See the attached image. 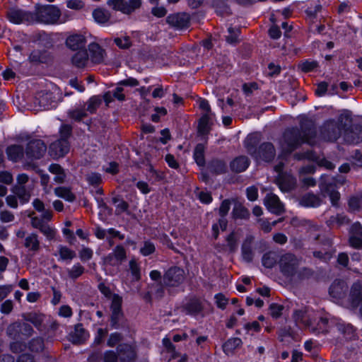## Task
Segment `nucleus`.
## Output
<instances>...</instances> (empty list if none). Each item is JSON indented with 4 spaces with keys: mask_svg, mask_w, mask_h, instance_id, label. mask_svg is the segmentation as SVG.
<instances>
[{
    "mask_svg": "<svg viewBox=\"0 0 362 362\" xmlns=\"http://www.w3.org/2000/svg\"><path fill=\"white\" fill-rule=\"evenodd\" d=\"M315 136L316 130L312 124H301L300 129L292 127L285 130L283 135V145H285L287 151L291 153L302 144L307 143L313 145V139Z\"/></svg>",
    "mask_w": 362,
    "mask_h": 362,
    "instance_id": "nucleus-1",
    "label": "nucleus"
},
{
    "mask_svg": "<svg viewBox=\"0 0 362 362\" xmlns=\"http://www.w3.org/2000/svg\"><path fill=\"white\" fill-rule=\"evenodd\" d=\"M281 274L291 282H298L309 279L313 275L311 269L299 267V261L294 255H283L279 261Z\"/></svg>",
    "mask_w": 362,
    "mask_h": 362,
    "instance_id": "nucleus-2",
    "label": "nucleus"
},
{
    "mask_svg": "<svg viewBox=\"0 0 362 362\" xmlns=\"http://www.w3.org/2000/svg\"><path fill=\"white\" fill-rule=\"evenodd\" d=\"M258 142L259 139L256 134L248 135L245 140V147L247 151L257 161L269 162L272 160L276 153L273 144L269 142L263 143L257 150Z\"/></svg>",
    "mask_w": 362,
    "mask_h": 362,
    "instance_id": "nucleus-3",
    "label": "nucleus"
},
{
    "mask_svg": "<svg viewBox=\"0 0 362 362\" xmlns=\"http://www.w3.org/2000/svg\"><path fill=\"white\" fill-rule=\"evenodd\" d=\"M314 311L308 307H302L293 312V318L296 325L309 328L314 334H317L320 332H327L328 320L326 317H322L320 318L317 327L313 326L312 318L314 316Z\"/></svg>",
    "mask_w": 362,
    "mask_h": 362,
    "instance_id": "nucleus-4",
    "label": "nucleus"
},
{
    "mask_svg": "<svg viewBox=\"0 0 362 362\" xmlns=\"http://www.w3.org/2000/svg\"><path fill=\"white\" fill-rule=\"evenodd\" d=\"M61 12L54 5L35 6L33 11V23L56 24L59 22Z\"/></svg>",
    "mask_w": 362,
    "mask_h": 362,
    "instance_id": "nucleus-5",
    "label": "nucleus"
},
{
    "mask_svg": "<svg viewBox=\"0 0 362 362\" xmlns=\"http://www.w3.org/2000/svg\"><path fill=\"white\" fill-rule=\"evenodd\" d=\"M344 177L340 176L337 179L332 181H326L320 184V189L325 195H327L333 206H338V202L340 199V194L337 191V184L343 185L344 183Z\"/></svg>",
    "mask_w": 362,
    "mask_h": 362,
    "instance_id": "nucleus-6",
    "label": "nucleus"
},
{
    "mask_svg": "<svg viewBox=\"0 0 362 362\" xmlns=\"http://www.w3.org/2000/svg\"><path fill=\"white\" fill-rule=\"evenodd\" d=\"M185 279V272L178 267L169 268L163 277V284L168 287H176L180 286Z\"/></svg>",
    "mask_w": 362,
    "mask_h": 362,
    "instance_id": "nucleus-7",
    "label": "nucleus"
},
{
    "mask_svg": "<svg viewBox=\"0 0 362 362\" xmlns=\"http://www.w3.org/2000/svg\"><path fill=\"white\" fill-rule=\"evenodd\" d=\"M107 4L114 10L124 14H130L141 5V0H109Z\"/></svg>",
    "mask_w": 362,
    "mask_h": 362,
    "instance_id": "nucleus-8",
    "label": "nucleus"
},
{
    "mask_svg": "<svg viewBox=\"0 0 362 362\" xmlns=\"http://www.w3.org/2000/svg\"><path fill=\"white\" fill-rule=\"evenodd\" d=\"M348 303L353 308L359 307V313L362 317V284L356 281L350 288Z\"/></svg>",
    "mask_w": 362,
    "mask_h": 362,
    "instance_id": "nucleus-9",
    "label": "nucleus"
},
{
    "mask_svg": "<svg viewBox=\"0 0 362 362\" xmlns=\"http://www.w3.org/2000/svg\"><path fill=\"white\" fill-rule=\"evenodd\" d=\"M320 132L322 138L329 141H336L341 135L340 128L334 120L325 122Z\"/></svg>",
    "mask_w": 362,
    "mask_h": 362,
    "instance_id": "nucleus-10",
    "label": "nucleus"
},
{
    "mask_svg": "<svg viewBox=\"0 0 362 362\" xmlns=\"http://www.w3.org/2000/svg\"><path fill=\"white\" fill-rule=\"evenodd\" d=\"M47 151V146L41 139L30 141L27 146L25 154L30 159H38L43 156Z\"/></svg>",
    "mask_w": 362,
    "mask_h": 362,
    "instance_id": "nucleus-11",
    "label": "nucleus"
},
{
    "mask_svg": "<svg viewBox=\"0 0 362 362\" xmlns=\"http://www.w3.org/2000/svg\"><path fill=\"white\" fill-rule=\"evenodd\" d=\"M7 17L13 23H33V12L18 8H11L7 13Z\"/></svg>",
    "mask_w": 362,
    "mask_h": 362,
    "instance_id": "nucleus-12",
    "label": "nucleus"
},
{
    "mask_svg": "<svg viewBox=\"0 0 362 362\" xmlns=\"http://www.w3.org/2000/svg\"><path fill=\"white\" fill-rule=\"evenodd\" d=\"M347 291L348 286L344 281L336 280L332 284L329 292L333 298L348 303L349 295H346Z\"/></svg>",
    "mask_w": 362,
    "mask_h": 362,
    "instance_id": "nucleus-13",
    "label": "nucleus"
},
{
    "mask_svg": "<svg viewBox=\"0 0 362 362\" xmlns=\"http://www.w3.org/2000/svg\"><path fill=\"white\" fill-rule=\"evenodd\" d=\"M266 208L272 214L280 215L284 212V205L279 197L273 193L267 194L264 199Z\"/></svg>",
    "mask_w": 362,
    "mask_h": 362,
    "instance_id": "nucleus-14",
    "label": "nucleus"
},
{
    "mask_svg": "<svg viewBox=\"0 0 362 362\" xmlns=\"http://www.w3.org/2000/svg\"><path fill=\"white\" fill-rule=\"evenodd\" d=\"M349 243L355 249L362 248V226L358 221L354 223L349 228Z\"/></svg>",
    "mask_w": 362,
    "mask_h": 362,
    "instance_id": "nucleus-15",
    "label": "nucleus"
},
{
    "mask_svg": "<svg viewBox=\"0 0 362 362\" xmlns=\"http://www.w3.org/2000/svg\"><path fill=\"white\" fill-rule=\"evenodd\" d=\"M69 151L68 140L59 139L52 142L49 146V154L54 158H59L64 156Z\"/></svg>",
    "mask_w": 362,
    "mask_h": 362,
    "instance_id": "nucleus-16",
    "label": "nucleus"
},
{
    "mask_svg": "<svg viewBox=\"0 0 362 362\" xmlns=\"http://www.w3.org/2000/svg\"><path fill=\"white\" fill-rule=\"evenodd\" d=\"M65 44L69 49L78 51L85 49L86 38L83 34L73 33L66 37Z\"/></svg>",
    "mask_w": 362,
    "mask_h": 362,
    "instance_id": "nucleus-17",
    "label": "nucleus"
},
{
    "mask_svg": "<svg viewBox=\"0 0 362 362\" xmlns=\"http://www.w3.org/2000/svg\"><path fill=\"white\" fill-rule=\"evenodd\" d=\"M122 298L119 295L114 294L112 297L110 309L112 311L111 324L115 328L117 327L118 320L122 316Z\"/></svg>",
    "mask_w": 362,
    "mask_h": 362,
    "instance_id": "nucleus-18",
    "label": "nucleus"
},
{
    "mask_svg": "<svg viewBox=\"0 0 362 362\" xmlns=\"http://www.w3.org/2000/svg\"><path fill=\"white\" fill-rule=\"evenodd\" d=\"M167 22L177 29H183L189 25V16L185 13L171 14L167 17Z\"/></svg>",
    "mask_w": 362,
    "mask_h": 362,
    "instance_id": "nucleus-19",
    "label": "nucleus"
},
{
    "mask_svg": "<svg viewBox=\"0 0 362 362\" xmlns=\"http://www.w3.org/2000/svg\"><path fill=\"white\" fill-rule=\"evenodd\" d=\"M204 305L200 299L193 298L189 300L184 305L183 309L187 315L197 316L202 312Z\"/></svg>",
    "mask_w": 362,
    "mask_h": 362,
    "instance_id": "nucleus-20",
    "label": "nucleus"
},
{
    "mask_svg": "<svg viewBox=\"0 0 362 362\" xmlns=\"http://www.w3.org/2000/svg\"><path fill=\"white\" fill-rule=\"evenodd\" d=\"M344 140L349 144H358L362 141V127L359 125L352 126L346 130Z\"/></svg>",
    "mask_w": 362,
    "mask_h": 362,
    "instance_id": "nucleus-21",
    "label": "nucleus"
},
{
    "mask_svg": "<svg viewBox=\"0 0 362 362\" xmlns=\"http://www.w3.org/2000/svg\"><path fill=\"white\" fill-rule=\"evenodd\" d=\"M88 59L93 63L100 64L104 61L105 50L97 43H90L88 45Z\"/></svg>",
    "mask_w": 362,
    "mask_h": 362,
    "instance_id": "nucleus-22",
    "label": "nucleus"
},
{
    "mask_svg": "<svg viewBox=\"0 0 362 362\" xmlns=\"http://www.w3.org/2000/svg\"><path fill=\"white\" fill-rule=\"evenodd\" d=\"M29 60L33 64H45L48 63L52 59L50 53L44 49H34L29 55Z\"/></svg>",
    "mask_w": 362,
    "mask_h": 362,
    "instance_id": "nucleus-23",
    "label": "nucleus"
},
{
    "mask_svg": "<svg viewBox=\"0 0 362 362\" xmlns=\"http://www.w3.org/2000/svg\"><path fill=\"white\" fill-rule=\"evenodd\" d=\"M118 356L123 362H129L134 359L136 352L132 345L127 344H119L117 347Z\"/></svg>",
    "mask_w": 362,
    "mask_h": 362,
    "instance_id": "nucleus-24",
    "label": "nucleus"
},
{
    "mask_svg": "<svg viewBox=\"0 0 362 362\" xmlns=\"http://www.w3.org/2000/svg\"><path fill=\"white\" fill-rule=\"evenodd\" d=\"M299 204L304 207L316 208L321 205L322 199L316 194L307 193L301 197Z\"/></svg>",
    "mask_w": 362,
    "mask_h": 362,
    "instance_id": "nucleus-25",
    "label": "nucleus"
},
{
    "mask_svg": "<svg viewBox=\"0 0 362 362\" xmlns=\"http://www.w3.org/2000/svg\"><path fill=\"white\" fill-rule=\"evenodd\" d=\"M250 165V160L247 157L240 156L235 158L230 162V166L231 170L236 173L245 171Z\"/></svg>",
    "mask_w": 362,
    "mask_h": 362,
    "instance_id": "nucleus-26",
    "label": "nucleus"
},
{
    "mask_svg": "<svg viewBox=\"0 0 362 362\" xmlns=\"http://www.w3.org/2000/svg\"><path fill=\"white\" fill-rule=\"evenodd\" d=\"M350 223V219L344 214H337L331 216L326 221L327 225L329 227H341L347 225Z\"/></svg>",
    "mask_w": 362,
    "mask_h": 362,
    "instance_id": "nucleus-27",
    "label": "nucleus"
},
{
    "mask_svg": "<svg viewBox=\"0 0 362 362\" xmlns=\"http://www.w3.org/2000/svg\"><path fill=\"white\" fill-rule=\"evenodd\" d=\"M6 152L8 158L14 162L21 160L24 156L23 148L20 145H11L8 146Z\"/></svg>",
    "mask_w": 362,
    "mask_h": 362,
    "instance_id": "nucleus-28",
    "label": "nucleus"
},
{
    "mask_svg": "<svg viewBox=\"0 0 362 362\" xmlns=\"http://www.w3.org/2000/svg\"><path fill=\"white\" fill-rule=\"evenodd\" d=\"M214 118V115L202 114L198 126L199 133L205 135L210 131V127Z\"/></svg>",
    "mask_w": 362,
    "mask_h": 362,
    "instance_id": "nucleus-29",
    "label": "nucleus"
},
{
    "mask_svg": "<svg viewBox=\"0 0 362 362\" xmlns=\"http://www.w3.org/2000/svg\"><path fill=\"white\" fill-rule=\"evenodd\" d=\"M88 53L86 49L78 50L71 58L73 65L78 68L84 67L88 62Z\"/></svg>",
    "mask_w": 362,
    "mask_h": 362,
    "instance_id": "nucleus-30",
    "label": "nucleus"
},
{
    "mask_svg": "<svg viewBox=\"0 0 362 362\" xmlns=\"http://www.w3.org/2000/svg\"><path fill=\"white\" fill-rule=\"evenodd\" d=\"M278 185L281 191L288 192L296 186V180L291 175L282 176L277 179Z\"/></svg>",
    "mask_w": 362,
    "mask_h": 362,
    "instance_id": "nucleus-31",
    "label": "nucleus"
},
{
    "mask_svg": "<svg viewBox=\"0 0 362 362\" xmlns=\"http://www.w3.org/2000/svg\"><path fill=\"white\" fill-rule=\"evenodd\" d=\"M252 242V238L251 236L247 237L242 245V257L247 262H252L253 259Z\"/></svg>",
    "mask_w": 362,
    "mask_h": 362,
    "instance_id": "nucleus-32",
    "label": "nucleus"
},
{
    "mask_svg": "<svg viewBox=\"0 0 362 362\" xmlns=\"http://www.w3.org/2000/svg\"><path fill=\"white\" fill-rule=\"evenodd\" d=\"M12 192L17 198L19 199L21 204H26L29 202L30 198V194L28 190L26 189L25 186L14 185L12 189Z\"/></svg>",
    "mask_w": 362,
    "mask_h": 362,
    "instance_id": "nucleus-33",
    "label": "nucleus"
},
{
    "mask_svg": "<svg viewBox=\"0 0 362 362\" xmlns=\"http://www.w3.org/2000/svg\"><path fill=\"white\" fill-rule=\"evenodd\" d=\"M88 337V334L83 327L82 325H76L74 331L71 334V341L74 344H80L83 341Z\"/></svg>",
    "mask_w": 362,
    "mask_h": 362,
    "instance_id": "nucleus-34",
    "label": "nucleus"
},
{
    "mask_svg": "<svg viewBox=\"0 0 362 362\" xmlns=\"http://www.w3.org/2000/svg\"><path fill=\"white\" fill-rule=\"evenodd\" d=\"M24 246L30 251L37 252L40 249V241L35 233L28 235L25 238Z\"/></svg>",
    "mask_w": 362,
    "mask_h": 362,
    "instance_id": "nucleus-35",
    "label": "nucleus"
},
{
    "mask_svg": "<svg viewBox=\"0 0 362 362\" xmlns=\"http://www.w3.org/2000/svg\"><path fill=\"white\" fill-rule=\"evenodd\" d=\"M93 17L98 23L104 24L110 20V14L105 9L96 8L93 12Z\"/></svg>",
    "mask_w": 362,
    "mask_h": 362,
    "instance_id": "nucleus-36",
    "label": "nucleus"
},
{
    "mask_svg": "<svg viewBox=\"0 0 362 362\" xmlns=\"http://www.w3.org/2000/svg\"><path fill=\"white\" fill-rule=\"evenodd\" d=\"M129 270L131 273L132 280L137 281L141 279V267L136 259L132 258L129 262Z\"/></svg>",
    "mask_w": 362,
    "mask_h": 362,
    "instance_id": "nucleus-37",
    "label": "nucleus"
},
{
    "mask_svg": "<svg viewBox=\"0 0 362 362\" xmlns=\"http://www.w3.org/2000/svg\"><path fill=\"white\" fill-rule=\"evenodd\" d=\"M242 344V341L240 338L229 339L223 346L224 352L228 355L233 352V351Z\"/></svg>",
    "mask_w": 362,
    "mask_h": 362,
    "instance_id": "nucleus-38",
    "label": "nucleus"
},
{
    "mask_svg": "<svg viewBox=\"0 0 362 362\" xmlns=\"http://www.w3.org/2000/svg\"><path fill=\"white\" fill-rule=\"evenodd\" d=\"M55 194L68 202H73L75 199L74 194L71 192L70 189L64 187H59L54 189Z\"/></svg>",
    "mask_w": 362,
    "mask_h": 362,
    "instance_id": "nucleus-39",
    "label": "nucleus"
},
{
    "mask_svg": "<svg viewBox=\"0 0 362 362\" xmlns=\"http://www.w3.org/2000/svg\"><path fill=\"white\" fill-rule=\"evenodd\" d=\"M322 8V5L319 2H315L313 4H310V5L305 10V13L311 21H313L318 17V13L321 11Z\"/></svg>",
    "mask_w": 362,
    "mask_h": 362,
    "instance_id": "nucleus-40",
    "label": "nucleus"
},
{
    "mask_svg": "<svg viewBox=\"0 0 362 362\" xmlns=\"http://www.w3.org/2000/svg\"><path fill=\"white\" fill-rule=\"evenodd\" d=\"M204 150V146L202 144H199L196 146L194 151V158L196 163L201 166L204 165L205 163Z\"/></svg>",
    "mask_w": 362,
    "mask_h": 362,
    "instance_id": "nucleus-41",
    "label": "nucleus"
},
{
    "mask_svg": "<svg viewBox=\"0 0 362 362\" xmlns=\"http://www.w3.org/2000/svg\"><path fill=\"white\" fill-rule=\"evenodd\" d=\"M20 322H14L11 324L6 329L7 334L13 339H18L21 338V332L20 329Z\"/></svg>",
    "mask_w": 362,
    "mask_h": 362,
    "instance_id": "nucleus-42",
    "label": "nucleus"
},
{
    "mask_svg": "<svg viewBox=\"0 0 362 362\" xmlns=\"http://www.w3.org/2000/svg\"><path fill=\"white\" fill-rule=\"evenodd\" d=\"M58 252L62 260H69L73 259L76 253L74 250L69 249V247L63 245H59L58 247Z\"/></svg>",
    "mask_w": 362,
    "mask_h": 362,
    "instance_id": "nucleus-43",
    "label": "nucleus"
},
{
    "mask_svg": "<svg viewBox=\"0 0 362 362\" xmlns=\"http://www.w3.org/2000/svg\"><path fill=\"white\" fill-rule=\"evenodd\" d=\"M249 211L240 204H236L233 209V216L235 218H247Z\"/></svg>",
    "mask_w": 362,
    "mask_h": 362,
    "instance_id": "nucleus-44",
    "label": "nucleus"
},
{
    "mask_svg": "<svg viewBox=\"0 0 362 362\" xmlns=\"http://www.w3.org/2000/svg\"><path fill=\"white\" fill-rule=\"evenodd\" d=\"M26 321L31 322L37 329H42L44 316L36 313L30 314L25 318Z\"/></svg>",
    "mask_w": 362,
    "mask_h": 362,
    "instance_id": "nucleus-45",
    "label": "nucleus"
},
{
    "mask_svg": "<svg viewBox=\"0 0 362 362\" xmlns=\"http://www.w3.org/2000/svg\"><path fill=\"white\" fill-rule=\"evenodd\" d=\"M84 271V267L79 263L74 264L71 268L67 269L69 276L72 279H76L81 276Z\"/></svg>",
    "mask_w": 362,
    "mask_h": 362,
    "instance_id": "nucleus-46",
    "label": "nucleus"
},
{
    "mask_svg": "<svg viewBox=\"0 0 362 362\" xmlns=\"http://www.w3.org/2000/svg\"><path fill=\"white\" fill-rule=\"evenodd\" d=\"M28 349L33 352H39L42 351L44 349L43 339L40 337L33 339L29 342Z\"/></svg>",
    "mask_w": 362,
    "mask_h": 362,
    "instance_id": "nucleus-47",
    "label": "nucleus"
},
{
    "mask_svg": "<svg viewBox=\"0 0 362 362\" xmlns=\"http://www.w3.org/2000/svg\"><path fill=\"white\" fill-rule=\"evenodd\" d=\"M228 222L226 218H221L217 223H214L212 226L213 236L215 239L218 238L219 233V229L225 230L227 228Z\"/></svg>",
    "mask_w": 362,
    "mask_h": 362,
    "instance_id": "nucleus-48",
    "label": "nucleus"
},
{
    "mask_svg": "<svg viewBox=\"0 0 362 362\" xmlns=\"http://www.w3.org/2000/svg\"><path fill=\"white\" fill-rule=\"evenodd\" d=\"M262 262L266 268H272L276 262V255L272 252L266 253L263 255Z\"/></svg>",
    "mask_w": 362,
    "mask_h": 362,
    "instance_id": "nucleus-49",
    "label": "nucleus"
},
{
    "mask_svg": "<svg viewBox=\"0 0 362 362\" xmlns=\"http://www.w3.org/2000/svg\"><path fill=\"white\" fill-rule=\"evenodd\" d=\"M210 168L216 173H223L226 170V165L221 160H214L210 163Z\"/></svg>",
    "mask_w": 362,
    "mask_h": 362,
    "instance_id": "nucleus-50",
    "label": "nucleus"
},
{
    "mask_svg": "<svg viewBox=\"0 0 362 362\" xmlns=\"http://www.w3.org/2000/svg\"><path fill=\"white\" fill-rule=\"evenodd\" d=\"M349 207L351 211L358 210L362 208L361 194L359 196L351 197L349 200Z\"/></svg>",
    "mask_w": 362,
    "mask_h": 362,
    "instance_id": "nucleus-51",
    "label": "nucleus"
},
{
    "mask_svg": "<svg viewBox=\"0 0 362 362\" xmlns=\"http://www.w3.org/2000/svg\"><path fill=\"white\" fill-rule=\"evenodd\" d=\"M156 250L155 245L149 240L145 241L140 248V253L143 256H148L153 254Z\"/></svg>",
    "mask_w": 362,
    "mask_h": 362,
    "instance_id": "nucleus-52",
    "label": "nucleus"
},
{
    "mask_svg": "<svg viewBox=\"0 0 362 362\" xmlns=\"http://www.w3.org/2000/svg\"><path fill=\"white\" fill-rule=\"evenodd\" d=\"M282 221V218L279 219L278 221H273L272 223H269L267 220L265 219H259L258 222L260 225L261 229L265 232L269 233L272 230V228L279 222Z\"/></svg>",
    "mask_w": 362,
    "mask_h": 362,
    "instance_id": "nucleus-53",
    "label": "nucleus"
},
{
    "mask_svg": "<svg viewBox=\"0 0 362 362\" xmlns=\"http://www.w3.org/2000/svg\"><path fill=\"white\" fill-rule=\"evenodd\" d=\"M112 253L116 258V260L117 259L121 264L126 258V251L122 245L116 246Z\"/></svg>",
    "mask_w": 362,
    "mask_h": 362,
    "instance_id": "nucleus-54",
    "label": "nucleus"
},
{
    "mask_svg": "<svg viewBox=\"0 0 362 362\" xmlns=\"http://www.w3.org/2000/svg\"><path fill=\"white\" fill-rule=\"evenodd\" d=\"M227 247L230 252H233L238 247L237 238L234 233L229 234L226 238Z\"/></svg>",
    "mask_w": 362,
    "mask_h": 362,
    "instance_id": "nucleus-55",
    "label": "nucleus"
},
{
    "mask_svg": "<svg viewBox=\"0 0 362 362\" xmlns=\"http://www.w3.org/2000/svg\"><path fill=\"white\" fill-rule=\"evenodd\" d=\"M284 307L276 303H272L269 306L270 314L272 317L278 318L281 316Z\"/></svg>",
    "mask_w": 362,
    "mask_h": 362,
    "instance_id": "nucleus-56",
    "label": "nucleus"
},
{
    "mask_svg": "<svg viewBox=\"0 0 362 362\" xmlns=\"http://www.w3.org/2000/svg\"><path fill=\"white\" fill-rule=\"evenodd\" d=\"M114 203H117L116 205V213L119 214L127 211L129 208V204L124 200H118L116 198L113 199Z\"/></svg>",
    "mask_w": 362,
    "mask_h": 362,
    "instance_id": "nucleus-57",
    "label": "nucleus"
},
{
    "mask_svg": "<svg viewBox=\"0 0 362 362\" xmlns=\"http://www.w3.org/2000/svg\"><path fill=\"white\" fill-rule=\"evenodd\" d=\"M40 230L46 236L49 240H52L54 238L56 231L54 228H51L48 225H42Z\"/></svg>",
    "mask_w": 362,
    "mask_h": 362,
    "instance_id": "nucleus-58",
    "label": "nucleus"
},
{
    "mask_svg": "<svg viewBox=\"0 0 362 362\" xmlns=\"http://www.w3.org/2000/svg\"><path fill=\"white\" fill-rule=\"evenodd\" d=\"M100 104V100L96 97H92L88 103L87 111L93 113Z\"/></svg>",
    "mask_w": 362,
    "mask_h": 362,
    "instance_id": "nucleus-59",
    "label": "nucleus"
},
{
    "mask_svg": "<svg viewBox=\"0 0 362 362\" xmlns=\"http://www.w3.org/2000/svg\"><path fill=\"white\" fill-rule=\"evenodd\" d=\"M86 180L90 185H97L102 181L100 174L97 173H91L87 175Z\"/></svg>",
    "mask_w": 362,
    "mask_h": 362,
    "instance_id": "nucleus-60",
    "label": "nucleus"
},
{
    "mask_svg": "<svg viewBox=\"0 0 362 362\" xmlns=\"http://www.w3.org/2000/svg\"><path fill=\"white\" fill-rule=\"evenodd\" d=\"M229 35L226 37V40L230 44L235 43L238 40L239 30L234 29L231 27L228 28Z\"/></svg>",
    "mask_w": 362,
    "mask_h": 362,
    "instance_id": "nucleus-61",
    "label": "nucleus"
},
{
    "mask_svg": "<svg viewBox=\"0 0 362 362\" xmlns=\"http://www.w3.org/2000/svg\"><path fill=\"white\" fill-rule=\"evenodd\" d=\"M20 329L21 332V335L28 337L32 335L33 332V329L30 325L27 322H20Z\"/></svg>",
    "mask_w": 362,
    "mask_h": 362,
    "instance_id": "nucleus-62",
    "label": "nucleus"
},
{
    "mask_svg": "<svg viewBox=\"0 0 362 362\" xmlns=\"http://www.w3.org/2000/svg\"><path fill=\"white\" fill-rule=\"evenodd\" d=\"M216 304L218 308L224 310L228 303V299L222 293L215 295Z\"/></svg>",
    "mask_w": 362,
    "mask_h": 362,
    "instance_id": "nucleus-63",
    "label": "nucleus"
},
{
    "mask_svg": "<svg viewBox=\"0 0 362 362\" xmlns=\"http://www.w3.org/2000/svg\"><path fill=\"white\" fill-rule=\"evenodd\" d=\"M69 115L71 119L76 121H80L86 116V113L85 110L78 109L69 112Z\"/></svg>",
    "mask_w": 362,
    "mask_h": 362,
    "instance_id": "nucleus-64",
    "label": "nucleus"
}]
</instances>
